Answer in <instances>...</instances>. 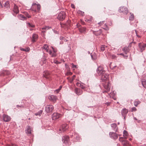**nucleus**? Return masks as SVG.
Returning <instances> with one entry per match:
<instances>
[{
  "instance_id": "1",
  "label": "nucleus",
  "mask_w": 146,
  "mask_h": 146,
  "mask_svg": "<svg viewBox=\"0 0 146 146\" xmlns=\"http://www.w3.org/2000/svg\"><path fill=\"white\" fill-rule=\"evenodd\" d=\"M109 78V75L105 73L101 75V79L103 82H106L104 85V87L106 89L104 92H109L110 89V83L108 81Z\"/></svg>"
},
{
  "instance_id": "2",
  "label": "nucleus",
  "mask_w": 146,
  "mask_h": 146,
  "mask_svg": "<svg viewBox=\"0 0 146 146\" xmlns=\"http://www.w3.org/2000/svg\"><path fill=\"white\" fill-rule=\"evenodd\" d=\"M40 8V6L39 4H37L35 3H34L32 4L31 8L32 10L35 12H36L37 10L39 11Z\"/></svg>"
},
{
  "instance_id": "3",
  "label": "nucleus",
  "mask_w": 146,
  "mask_h": 146,
  "mask_svg": "<svg viewBox=\"0 0 146 146\" xmlns=\"http://www.w3.org/2000/svg\"><path fill=\"white\" fill-rule=\"evenodd\" d=\"M66 17V13L64 11H61L58 14V19L60 21H63Z\"/></svg>"
},
{
  "instance_id": "4",
  "label": "nucleus",
  "mask_w": 146,
  "mask_h": 146,
  "mask_svg": "<svg viewBox=\"0 0 146 146\" xmlns=\"http://www.w3.org/2000/svg\"><path fill=\"white\" fill-rule=\"evenodd\" d=\"M54 109V106L52 105H47L45 108V110L47 113L52 112Z\"/></svg>"
},
{
  "instance_id": "5",
  "label": "nucleus",
  "mask_w": 146,
  "mask_h": 146,
  "mask_svg": "<svg viewBox=\"0 0 146 146\" xmlns=\"http://www.w3.org/2000/svg\"><path fill=\"white\" fill-rule=\"evenodd\" d=\"M97 74L99 76H101L105 73L103 67L101 66H100L98 67L97 69Z\"/></svg>"
},
{
  "instance_id": "6",
  "label": "nucleus",
  "mask_w": 146,
  "mask_h": 146,
  "mask_svg": "<svg viewBox=\"0 0 146 146\" xmlns=\"http://www.w3.org/2000/svg\"><path fill=\"white\" fill-rule=\"evenodd\" d=\"M32 132H33V129L31 126H27L25 130V132L26 134L28 135H30L31 134Z\"/></svg>"
},
{
  "instance_id": "7",
  "label": "nucleus",
  "mask_w": 146,
  "mask_h": 146,
  "mask_svg": "<svg viewBox=\"0 0 146 146\" xmlns=\"http://www.w3.org/2000/svg\"><path fill=\"white\" fill-rule=\"evenodd\" d=\"M119 11L122 12L123 13L127 14L128 13V10L127 8L123 7H121L119 8Z\"/></svg>"
},
{
  "instance_id": "8",
  "label": "nucleus",
  "mask_w": 146,
  "mask_h": 146,
  "mask_svg": "<svg viewBox=\"0 0 146 146\" xmlns=\"http://www.w3.org/2000/svg\"><path fill=\"white\" fill-rule=\"evenodd\" d=\"M61 115L57 113H54L52 116V119L53 120H56L61 117Z\"/></svg>"
},
{
  "instance_id": "9",
  "label": "nucleus",
  "mask_w": 146,
  "mask_h": 146,
  "mask_svg": "<svg viewBox=\"0 0 146 146\" xmlns=\"http://www.w3.org/2000/svg\"><path fill=\"white\" fill-rule=\"evenodd\" d=\"M48 98L50 100L54 103L58 99L57 98L56 96L53 95L49 96Z\"/></svg>"
},
{
  "instance_id": "10",
  "label": "nucleus",
  "mask_w": 146,
  "mask_h": 146,
  "mask_svg": "<svg viewBox=\"0 0 146 146\" xmlns=\"http://www.w3.org/2000/svg\"><path fill=\"white\" fill-rule=\"evenodd\" d=\"M109 135L110 137L114 139H117L118 136V135L116 133L112 132L110 133Z\"/></svg>"
},
{
  "instance_id": "11",
  "label": "nucleus",
  "mask_w": 146,
  "mask_h": 146,
  "mask_svg": "<svg viewBox=\"0 0 146 146\" xmlns=\"http://www.w3.org/2000/svg\"><path fill=\"white\" fill-rule=\"evenodd\" d=\"M51 47L53 50L54 52L52 53V51L50 50H49V51L48 52V53L51 55L52 57H55L56 56V52H57V50L56 49L54 48L52 46Z\"/></svg>"
},
{
  "instance_id": "12",
  "label": "nucleus",
  "mask_w": 146,
  "mask_h": 146,
  "mask_svg": "<svg viewBox=\"0 0 146 146\" xmlns=\"http://www.w3.org/2000/svg\"><path fill=\"white\" fill-rule=\"evenodd\" d=\"M139 46L140 49V51L141 52L145 50V48H146V43L142 44L139 43Z\"/></svg>"
},
{
  "instance_id": "13",
  "label": "nucleus",
  "mask_w": 146,
  "mask_h": 146,
  "mask_svg": "<svg viewBox=\"0 0 146 146\" xmlns=\"http://www.w3.org/2000/svg\"><path fill=\"white\" fill-rule=\"evenodd\" d=\"M69 126L67 124H64L59 129L60 131L62 130L63 131H64L67 129L68 128Z\"/></svg>"
},
{
  "instance_id": "14",
  "label": "nucleus",
  "mask_w": 146,
  "mask_h": 146,
  "mask_svg": "<svg viewBox=\"0 0 146 146\" xmlns=\"http://www.w3.org/2000/svg\"><path fill=\"white\" fill-rule=\"evenodd\" d=\"M75 92L77 95H80L82 94L83 91L82 90L76 88L75 89Z\"/></svg>"
},
{
  "instance_id": "15",
  "label": "nucleus",
  "mask_w": 146,
  "mask_h": 146,
  "mask_svg": "<svg viewBox=\"0 0 146 146\" xmlns=\"http://www.w3.org/2000/svg\"><path fill=\"white\" fill-rule=\"evenodd\" d=\"M69 140V137L67 135L63 136L62 138V141L64 143H67Z\"/></svg>"
},
{
  "instance_id": "16",
  "label": "nucleus",
  "mask_w": 146,
  "mask_h": 146,
  "mask_svg": "<svg viewBox=\"0 0 146 146\" xmlns=\"http://www.w3.org/2000/svg\"><path fill=\"white\" fill-rule=\"evenodd\" d=\"M50 74L49 72L47 71H46L44 72V74H43L44 77L46 78H50Z\"/></svg>"
},
{
  "instance_id": "17",
  "label": "nucleus",
  "mask_w": 146,
  "mask_h": 146,
  "mask_svg": "<svg viewBox=\"0 0 146 146\" xmlns=\"http://www.w3.org/2000/svg\"><path fill=\"white\" fill-rule=\"evenodd\" d=\"M13 11L15 13L17 14L19 12V11L18 9V7L16 5H15L13 9Z\"/></svg>"
},
{
  "instance_id": "18",
  "label": "nucleus",
  "mask_w": 146,
  "mask_h": 146,
  "mask_svg": "<svg viewBox=\"0 0 146 146\" xmlns=\"http://www.w3.org/2000/svg\"><path fill=\"white\" fill-rule=\"evenodd\" d=\"M122 144L123 146H131L130 144L129 143V142L126 140H125V141H123Z\"/></svg>"
},
{
  "instance_id": "19",
  "label": "nucleus",
  "mask_w": 146,
  "mask_h": 146,
  "mask_svg": "<svg viewBox=\"0 0 146 146\" xmlns=\"http://www.w3.org/2000/svg\"><path fill=\"white\" fill-rule=\"evenodd\" d=\"M37 38L38 35L36 34H34L33 35L32 41L33 42H35Z\"/></svg>"
},
{
  "instance_id": "20",
  "label": "nucleus",
  "mask_w": 146,
  "mask_h": 146,
  "mask_svg": "<svg viewBox=\"0 0 146 146\" xmlns=\"http://www.w3.org/2000/svg\"><path fill=\"white\" fill-rule=\"evenodd\" d=\"M128 112V110L126 108H124L121 111V114L123 115H125Z\"/></svg>"
},
{
  "instance_id": "21",
  "label": "nucleus",
  "mask_w": 146,
  "mask_h": 146,
  "mask_svg": "<svg viewBox=\"0 0 146 146\" xmlns=\"http://www.w3.org/2000/svg\"><path fill=\"white\" fill-rule=\"evenodd\" d=\"M3 119L5 121H8L9 120V116L6 115H3Z\"/></svg>"
},
{
  "instance_id": "22",
  "label": "nucleus",
  "mask_w": 146,
  "mask_h": 146,
  "mask_svg": "<svg viewBox=\"0 0 146 146\" xmlns=\"http://www.w3.org/2000/svg\"><path fill=\"white\" fill-rule=\"evenodd\" d=\"M102 32V30H100L97 31H93V33L96 36H98L101 35Z\"/></svg>"
},
{
  "instance_id": "23",
  "label": "nucleus",
  "mask_w": 146,
  "mask_h": 146,
  "mask_svg": "<svg viewBox=\"0 0 146 146\" xmlns=\"http://www.w3.org/2000/svg\"><path fill=\"white\" fill-rule=\"evenodd\" d=\"M93 20V18L91 17H86L85 18V21H86L90 22L92 21Z\"/></svg>"
},
{
  "instance_id": "24",
  "label": "nucleus",
  "mask_w": 146,
  "mask_h": 146,
  "mask_svg": "<svg viewBox=\"0 0 146 146\" xmlns=\"http://www.w3.org/2000/svg\"><path fill=\"white\" fill-rule=\"evenodd\" d=\"M18 17L19 19L21 20H26L27 19L26 18L22 15H19Z\"/></svg>"
},
{
  "instance_id": "25",
  "label": "nucleus",
  "mask_w": 146,
  "mask_h": 146,
  "mask_svg": "<svg viewBox=\"0 0 146 146\" xmlns=\"http://www.w3.org/2000/svg\"><path fill=\"white\" fill-rule=\"evenodd\" d=\"M43 49H45L47 52H48L49 51V47L48 45L45 44L44 45L43 47Z\"/></svg>"
},
{
  "instance_id": "26",
  "label": "nucleus",
  "mask_w": 146,
  "mask_h": 146,
  "mask_svg": "<svg viewBox=\"0 0 146 146\" xmlns=\"http://www.w3.org/2000/svg\"><path fill=\"white\" fill-rule=\"evenodd\" d=\"M75 77H76V76L75 75H74L72 76V79L70 78L69 77L67 78V79L68 80V81L70 83H72L74 79H75Z\"/></svg>"
},
{
  "instance_id": "27",
  "label": "nucleus",
  "mask_w": 146,
  "mask_h": 146,
  "mask_svg": "<svg viewBox=\"0 0 146 146\" xmlns=\"http://www.w3.org/2000/svg\"><path fill=\"white\" fill-rule=\"evenodd\" d=\"M79 29L81 33H84L86 31V29L85 27H81L79 28Z\"/></svg>"
},
{
  "instance_id": "28",
  "label": "nucleus",
  "mask_w": 146,
  "mask_h": 146,
  "mask_svg": "<svg viewBox=\"0 0 146 146\" xmlns=\"http://www.w3.org/2000/svg\"><path fill=\"white\" fill-rule=\"evenodd\" d=\"M76 84L77 86L80 87L82 89H84L85 88V86L79 82H77Z\"/></svg>"
},
{
  "instance_id": "29",
  "label": "nucleus",
  "mask_w": 146,
  "mask_h": 146,
  "mask_svg": "<svg viewBox=\"0 0 146 146\" xmlns=\"http://www.w3.org/2000/svg\"><path fill=\"white\" fill-rule=\"evenodd\" d=\"M123 137L124 138L126 139L127 137L128 136V134L127 132L125 130H124L123 131Z\"/></svg>"
},
{
  "instance_id": "30",
  "label": "nucleus",
  "mask_w": 146,
  "mask_h": 146,
  "mask_svg": "<svg viewBox=\"0 0 146 146\" xmlns=\"http://www.w3.org/2000/svg\"><path fill=\"white\" fill-rule=\"evenodd\" d=\"M128 48L127 47H124L123 48L122 50L124 52L125 54H127L128 52Z\"/></svg>"
},
{
  "instance_id": "31",
  "label": "nucleus",
  "mask_w": 146,
  "mask_h": 146,
  "mask_svg": "<svg viewBox=\"0 0 146 146\" xmlns=\"http://www.w3.org/2000/svg\"><path fill=\"white\" fill-rule=\"evenodd\" d=\"M140 103L141 102L139 101H135L134 102V104L135 106L137 107Z\"/></svg>"
},
{
  "instance_id": "32",
  "label": "nucleus",
  "mask_w": 146,
  "mask_h": 146,
  "mask_svg": "<svg viewBox=\"0 0 146 146\" xmlns=\"http://www.w3.org/2000/svg\"><path fill=\"white\" fill-rule=\"evenodd\" d=\"M42 110H40L39 111H38V112L35 113V115H36V116H37V115L40 116L42 113Z\"/></svg>"
},
{
  "instance_id": "33",
  "label": "nucleus",
  "mask_w": 146,
  "mask_h": 146,
  "mask_svg": "<svg viewBox=\"0 0 146 146\" xmlns=\"http://www.w3.org/2000/svg\"><path fill=\"white\" fill-rule=\"evenodd\" d=\"M21 50L22 51L27 52L29 51L30 50V48H21Z\"/></svg>"
},
{
  "instance_id": "34",
  "label": "nucleus",
  "mask_w": 146,
  "mask_h": 146,
  "mask_svg": "<svg viewBox=\"0 0 146 146\" xmlns=\"http://www.w3.org/2000/svg\"><path fill=\"white\" fill-rule=\"evenodd\" d=\"M142 84L143 86L146 89V80H142Z\"/></svg>"
},
{
  "instance_id": "35",
  "label": "nucleus",
  "mask_w": 146,
  "mask_h": 146,
  "mask_svg": "<svg viewBox=\"0 0 146 146\" xmlns=\"http://www.w3.org/2000/svg\"><path fill=\"white\" fill-rule=\"evenodd\" d=\"M130 16L129 17V19L130 20H133L134 19V15L133 14L130 13Z\"/></svg>"
},
{
  "instance_id": "36",
  "label": "nucleus",
  "mask_w": 146,
  "mask_h": 146,
  "mask_svg": "<svg viewBox=\"0 0 146 146\" xmlns=\"http://www.w3.org/2000/svg\"><path fill=\"white\" fill-rule=\"evenodd\" d=\"M9 2L8 1H7L6 2H5V3L4 6L5 7L7 8L8 7L9 5Z\"/></svg>"
},
{
  "instance_id": "37",
  "label": "nucleus",
  "mask_w": 146,
  "mask_h": 146,
  "mask_svg": "<svg viewBox=\"0 0 146 146\" xmlns=\"http://www.w3.org/2000/svg\"><path fill=\"white\" fill-rule=\"evenodd\" d=\"M51 28L50 27H49L47 26H45L44 27L42 28V30H47Z\"/></svg>"
},
{
  "instance_id": "38",
  "label": "nucleus",
  "mask_w": 146,
  "mask_h": 146,
  "mask_svg": "<svg viewBox=\"0 0 146 146\" xmlns=\"http://www.w3.org/2000/svg\"><path fill=\"white\" fill-rule=\"evenodd\" d=\"M111 126L112 127H115V128L116 129L115 131H117V127L116 125L115 124H112L111 125Z\"/></svg>"
},
{
  "instance_id": "39",
  "label": "nucleus",
  "mask_w": 146,
  "mask_h": 146,
  "mask_svg": "<svg viewBox=\"0 0 146 146\" xmlns=\"http://www.w3.org/2000/svg\"><path fill=\"white\" fill-rule=\"evenodd\" d=\"M77 13L78 14H79L82 15H84V13L80 10L78 11H77Z\"/></svg>"
},
{
  "instance_id": "40",
  "label": "nucleus",
  "mask_w": 146,
  "mask_h": 146,
  "mask_svg": "<svg viewBox=\"0 0 146 146\" xmlns=\"http://www.w3.org/2000/svg\"><path fill=\"white\" fill-rule=\"evenodd\" d=\"M105 49V46L104 45H102L100 48L101 50L102 51H103Z\"/></svg>"
},
{
  "instance_id": "41",
  "label": "nucleus",
  "mask_w": 146,
  "mask_h": 146,
  "mask_svg": "<svg viewBox=\"0 0 146 146\" xmlns=\"http://www.w3.org/2000/svg\"><path fill=\"white\" fill-rule=\"evenodd\" d=\"M110 57L112 59H115L116 58V56L115 55L113 54H111L110 55Z\"/></svg>"
},
{
  "instance_id": "42",
  "label": "nucleus",
  "mask_w": 146,
  "mask_h": 146,
  "mask_svg": "<svg viewBox=\"0 0 146 146\" xmlns=\"http://www.w3.org/2000/svg\"><path fill=\"white\" fill-rule=\"evenodd\" d=\"M137 110V109L135 107H133L131 108V111L133 112V111H136Z\"/></svg>"
},
{
  "instance_id": "43",
  "label": "nucleus",
  "mask_w": 146,
  "mask_h": 146,
  "mask_svg": "<svg viewBox=\"0 0 146 146\" xmlns=\"http://www.w3.org/2000/svg\"><path fill=\"white\" fill-rule=\"evenodd\" d=\"M125 140H123V138L122 137H120L119 138V141L122 142V141H125Z\"/></svg>"
},
{
  "instance_id": "44",
  "label": "nucleus",
  "mask_w": 146,
  "mask_h": 146,
  "mask_svg": "<svg viewBox=\"0 0 146 146\" xmlns=\"http://www.w3.org/2000/svg\"><path fill=\"white\" fill-rule=\"evenodd\" d=\"M71 65L72 68H77V66L74 65L73 63H72Z\"/></svg>"
},
{
  "instance_id": "45",
  "label": "nucleus",
  "mask_w": 146,
  "mask_h": 146,
  "mask_svg": "<svg viewBox=\"0 0 146 146\" xmlns=\"http://www.w3.org/2000/svg\"><path fill=\"white\" fill-rule=\"evenodd\" d=\"M28 25L29 27H35V25H32L29 23H28Z\"/></svg>"
},
{
  "instance_id": "46",
  "label": "nucleus",
  "mask_w": 146,
  "mask_h": 146,
  "mask_svg": "<svg viewBox=\"0 0 146 146\" xmlns=\"http://www.w3.org/2000/svg\"><path fill=\"white\" fill-rule=\"evenodd\" d=\"M110 66L111 68L113 69L114 67H115L116 66H113L112 64L111 63L110 64Z\"/></svg>"
},
{
  "instance_id": "47",
  "label": "nucleus",
  "mask_w": 146,
  "mask_h": 146,
  "mask_svg": "<svg viewBox=\"0 0 146 146\" xmlns=\"http://www.w3.org/2000/svg\"><path fill=\"white\" fill-rule=\"evenodd\" d=\"M66 74L67 75H72V73L71 72H68Z\"/></svg>"
},
{
  "instance_id": "48",
  "label": "nucleus",
  "mask_w": 146,
  "mask_h": 146,
  "mask_svg": "<svg viewBox=\"0 0 146 146\" xmlns=\"http://www.w3.org/2000/svg\"><path fill=\"white\" fill-rule=\"evenodd\" d=\"M60 90V89H57L56 90H55V92H56V93H58L59 92V91Z\"/></svg>"
},
{
  "instance_id": "49",
  "label": "nucleus",
  "mask_w": 146,
  "mask_h": 146,
  "mask_svg": "<svg viewBox=\"0 0 146 146\" xmlns=\"http://www.w3.org/2000/svg\"><path fill=\"white\" fill-rule=\"evenodd\" d=\"M26 16L28 18H30L31 17V16L28 13L26 14Z\"/></svg>"
},
{
  "instance_id": "50",
  "label": "nucleus",
  "mask_w": 146,
  "mask_h": 146,
  "mask_svg": "<svg viewBox=\"0 0 146 146\" xmlns=\"http://www.w3.org/2000/svg\"><path fill=\"white\" fill-rule=\"evenodd\" d=\"M104 21L100 22V23H98V24L100 25H101L103 24H104Z\"/></svg>"
},
{
  "instance_id": "51",
  "label": "nucleus",
  "mask_w": 146,
  "mask_h": 146,
  "mask_svg": "<svg viewBox=\"0 0 146 146\" xmlns=\"http://www.w3.org/2000/svg\"><path fill=\"white\" fill-rule=\"evenodd\" d=\"M71 6L72 8L74 9L75 8L74 5L72 4H71Z\"/></svg>"
},
{
  "instance_id": "52",
  "label": "nucleus",
  "mask_w": 146,
  "mask_h": 146,
  "mask_svg": "<svg viewBox=\"0 0 146 146\" xmlns=\"http://www.w3.org/2000/svg\"><path fill=\"white\" fill-rule=\"evenodd\" d=\"M81 23L82 25L85 24V23L82 20L81 21Z\"/></svg>"
},
{
  "instance_id": "53",
  "label": "nucleus",
  "mask_w": 146,
  "mask_h": 146,
  "mask_svg": "<svg viewBox=\"0 0 146 146\" xmlns=\"http://www.w3.org/2000/svg\"><path fill=\"white\" fill-rule=\"evenodd\" d=\"M17 108H18L19 107H20L21 108H23V107L22 106H19L18 105H17Z\"/></svg>"
},
{
  "instance_id": "54",
  "label": "nucleus",
  "mask_w": 146,
  "mask_h": 146,
  "mask_svg": "<svg viewBox=\"0 0 146 146\" xmlns=\"http://www.w3.org/2000/svg\"><path fill=\"white\" fill-rule=\"evenodd\" d=\"M91 56L92 59H93L95 60L96 59V58L95 57H94L92 55Z\"/></svg>"
},
{
  "instance_id": "55",
  "label": "nucleus",
  "mask_w": 146,
  "mask_h": 146,
  "mask_svg": "<svg viewBox=\"0 0 146 146\" xmlns=\"http://www.w3.org/2000/svg\"><path fill=\"white\" fill-rule=\"evenodd\" d=\"M135 32H136V31H135ZM136 35H137V36L138 37H140V36H139V35H137V33H136Z\"/></svg>"
},
{
  "instance_id": "56",
  "label": "nucleus",
  "mask_w": 146,
  "mask_h": 146,
  "mask_svg": "<svg viewBox=\"0 0 146 146\" xmlns=\"http://www.w3.org/2000/svg\"><path fill=\"white\" fill-rule=\"evenodd\" d=\"M119 55H122V56H124L123 54L122 53H121V54H119Z\"/></svg>"
},
{
  "instance_id": "57",
  "label": "nucleus",
  "mask_w": 146,
  "mask_h": 146,
  "mask_svg": "<svg viewBox=\"0 0 146 146\" xmlns=\"http://www.w3.org/2000/svg\"><path fill=\"white\" fill-rule=\"evenodd\" d=\"M62 88V87L60 86V88H59V89H61V88Z\"/></svg>"
},
{
  "instance_id": "58",
  "label": "nucleus",
  "mask_w": 146,
  "mask_h": 146,
  "mask_svg": "<svg viewBox=\"0 0 146 146\" xmlns=\"http://www.w3.org/2000/svg\"><path fill=\"white\" fill-rule=\"evenodd\" d=\"M110 105V103H107V105L108 106V105Z\"/></svg>"
},
{
  "instance_id": "59",
  "label": "nucleus",
  "mask_w": 146,
  "mask_h": 146,
  "mask_svg": "<svg viewBox=\"0 0 146 146\" xmlns=\"http://www.w3.org/2000/svg\"><path fill=\"white\" fill-rule=\"evenodd\" d=\"M80 25L79 24H77V26L78 27H79Z\"/></svg>"
},
{
  "instance_id": "60",
  "label": "nucleus",
  "mask_w": 146,
  "mask_h": 146,
  "mask_svg": "<svg viewBox=\"0 0 146 146\" xmlns=\"http://www.w3.org/2000/svg\"><path fill=\"white\" fill-rule=\"evenodd\" d=\"M42 33H44V32H45V31H42Z\"/></svg>"
},
{
  "instance_id": "61",
  "label": "nucleus",
  "mask_w": 146,
  "mask_h": 146,
  "mask_svg": "<svg viewBox=\"0 0 146 146\" xmlns=\"http://www.w3.org/2000/svg\"><path fill=\"white\" fill-rule=\"evenodd\" d=\"M30 119H31L30 118H29V120H30Z\"/></svg>"
},
{
  "instance_id": "62",
  "label": "nucleus",
  "mask_w": 146,
  "mask_h": 146,
  "mask_svg": "<svg viewBox=\"0 0 146 146\" xmlns=\"http://www.w3.org/2000/svg\"><path fill=\"white\" fill-rule=\"evenodd\" d=\"M131 140V139H129V140Z\"/></svg>"
}]
</instances>
